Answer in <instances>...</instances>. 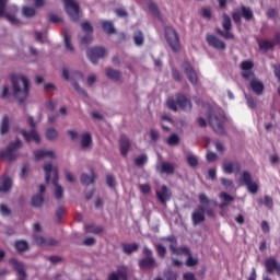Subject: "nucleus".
I'll use <instances>...</instances> for the list:
<instances>
[{
	"label": "nucleus",
	"mask_w": 280,
	"mask_h": 280,
	"mask_svg": "<svg viewBox=\"0 0 280 280\" xmlns=\"http://www.w3.org/2000/svg\"><path fill=\"white\" fill-rule=\"evenodd\" d=\"M43 170L46 176V183H51L55 185V198L56 200H61L65 189L58 184V167L51 162H45Z\"/></svg>",
	"instance_id": "f257e3e1"
},
{
	"label": "nucleus",
	"mask_w": 280,
	"mask_h": 280,
	"mask_svg": "<svg viewBox=\"0 0 280 280\" xmlns=\"http://www.w3.org/2000/svg\"><path fill=\"white\" fill-rule=\"evenodd\" d=\"M12 91L19 102H25L30 97V80L24 75L13 77Z\"/></svg>",
	"instance_id": "f03ea898"
},
{
	"label": "nucleus",
	"mask_w": 280,
	"mask_h": 280,
	"mask_svg": "<svg viewBox=\"0 0 280 280\" xmlns=\"http://www.w3.org/2000/svg\"><path fill=\"white\" fill-rule=\"evenodd\" d=\"M164 242L170 243V249L172 250L173 255H188V258L186 260L187 266H196L198 264V258H194L191 254H189V248L187 247H176L177 240L175 236H168L163 238Z\"/></svg>",
	"instance_id": "7ed1b4c3"
},
{
	"label": "nucleus",
	"mask_w": 280,
	"mask_h": 280,
	"mask_svg": "<svg viewBox=\"0 0 280 280\" xmlns=\"http://www.w3.org/2000/svg\"><path fill=\"white\" fill-rule=\"evenodd\" d=\"M61 73L62 78L66 79L67 82H71V84L73 85L77 93H79V95H81L82 97H88L86 91L80 88V85L77 82L80 80H84V74H82V72L73 71L69 73V69L62 68Z\"/></svg>",
	"instance_id": "20e7f679"
},
{
	"label": "nucleus",
	"mask_w": 280,
	"mask_h": 280,
	"mask_svg": "<svg viewBox=\"0 0 280 280\" xmlns=\"http://www.w3.org/2000/svg\"><path fill=\"white\" fill-rule=\"evenodd\" d=\"M5 3H8V0H0V16H5L12 25H19V23H21V21L16 19L19 9L16 5H10L5 9Z\"/></svg>",
	"instance_id": "39448f33"
},
{
	"label": "nucleus",
	"mask_w": 280,
	"mask_h": 280,
	"mask_svg": "<svg viewBox=\"0 0 280 280\" xmlns=\"http://www.w3.org/2000/svg\"><path fill=\"white\" fill-rule=\"evenodd\" d=\"M166 105L167 108H170V110H173L174 113L178 110V107L176 105H178L182 110H191V102L187 100V97H185V95L183 94H178L176 101H174V98H168L166 101Z\"/></svg>",
	"instance_id": "423d86ee"
},
{
	"label": "nucleus",
	"mask_w": 280,
	"mask_h": 280,
	"mask_svg": "<svg viewBox=\"0 0 280 280\" xmlns=\"http://www.w3.org/2000/svg\"><path fill=\"white\" fill-rule=\"evenodd\" d=\"M33 240L37 244V246H57L58 241L54 238H45L43 235H40V232L43 231V228H40V224L35 223L33 225Z\"/></svg>",
	"instance_id": "0eeeda50"
},
{
	"label": "nucleus",
	"mask_w": 280,
	"mask_h": 280,
	"mask_svg": "<svg viewBox=\"0 0 280 280\" xmlns=\"http://www.w3.org/2000/svg\"><path fill=\"white\" fill-rule=\"evenodd\" d=\"M143 255H145V258L139 260V268H141V270H152V268L159 266L156 259L152 257V249L144 247Z\"/></svg>",
	"instance_id": "6e6552de"
},
{
	"label": "nucleus",
	"mask_w": 280,
	"mask_h": 280,
	"mask_svg": "<svg viewBox=\"0 0 280 280\" xmlns=\"http://www.w3.org/2000/svg\"><path fill=\"white\" fill-rule=\"evenodd\" d=\"M165 39L171 49L174 51H180V40L178 39V34L174 28L170 26L165 28Z\"/></svg>",
	"instance_id": "1a4fd4ad"
},
{
	"label": "nucleus",
	"mask_w": 280,
	"mask_h": 280,
	"mask_svg": "<svg viewBox=\"0 0 280 280\" xmlns=\"http://www.w3.org/2000/svg\"><path fill=\"white\" fill-rule=\"evenodd\" d=\"M238 182L244 183L249 194H257L259 189V182L258 180L253 182V176L250 175V173L246 171L243 172L242 178H240Z\"/></svg>",
	"instance_id": "9d476101"
},
{
	"label": "nucleus",
	"mask_w": 280,
	"mask_h": 280,
	"mask_svg": "<svg viewBox=\"0 0 280 280\" xmlns=\"http://www.w3.org/2000/svg\"><path fill=\"white\" fill-rule=\"evenodd\" d=\"M65 10L72 21L80 19V5L73 0H63Z\"/></svg>",
	"instance_id": "9b49d317"
},
{
	"label": "nucleus",
	"mask_w": 280,
	"mask_h": 280,
	"mask_svg": "<svg viewBox=\"0 0 280 280\" xmlns=\"http://www.w3.org/2000/svg\"><path fill=\"white\" fill-rule=\"evenodd\" d=\"M21 145H22L21 140L11 142L5 151H0V158L8 159V161H14V159H16V155H14V152H16V150H19Z\"/></svg>",
	"instance_id": "f8f14e48"
},
{
	"label": "nucleus",
	"mask_w": 280,
	"mask_h": 280,
	"mask_svg": "<svg viewBox=\"0 0 280 280\" xmlns=\"http://www.w3.org/2000/svg\"><path fill=\"white\" fill-rule=\"evenodd\" d=\"M155 196L162 205H166L168 200H172V190L167 186L162 185L156 188Z\"/></svg>",
	"instance_id": "ddd939ff"
},
{
	"label": "nucleus",
	"mask_w": 280,
	"mask_h": 280,
	"mask_svg": "<svg viewBox=\"0 0 280 280\" xmlns=\"http://www.w3.org/2000/svg\"><path fill=\"white\" fill-rule=\"evenodd\" d=\"M106 56V49L102 47H94L88 49V58L93 62V65L97 63L100 58H104Z\"/></svg>",
	"instance_id": "4468645a"
},
{
	"label": "nucleus",
	"mask_w": 280,
	"mask_h": 280,
	"mask_svg": "<svg viewBox=\"0 0 280 280\" xmlns=\"http://www.w3.org/2000/svg\"><path fill=\"white\" fill-rule=\"evenodd\" d=\"M246 80H248L249 89L253 91V93H255L256 95H261V93H264V82L255 77V74Z\"/></svg>",
	"instance_id": "2eb2a0df"
},
{
	"label": "nucleus",
	"mask_w": 280,
	"mask_h": 280,
	"mask_svg": "<svg viewBox=\"0 0 280 280\" xmlns=\"http://www.w3.org/2000/svg\"><path fill=\"white\" fill-rule=\"evenodd\" d=\"M208 121L215 132H224V129L222 127V117H218L215 114H212V112H210L208 114Z\"/></svg>",
	"instance_id": "dca6fc26"
},
{
	"label": "nucleus",
	"mask_w": 280,
	"mask_h": 280,
	"mask_svg": "<svg viewBox=\"0 0 280 280\" xmlns=\"http://www.w3.org/2000/svg\"><path fill=\"white\" fill-rule=\"evenodd\" d=\"M266 272H277L280 277V262L275 257H268L265 260Z\"/></svg>",
	"instance_id": "f3484780"
},
{
	"label": "nucleus",
	"mask_w": 280,
	"mask_h": 280,
	"mask_svg": "<svg viewBox=\"0 0 280 280\" xmlns=\"http://www.w3.org/2000/svg\"><path fill=\"white\" fill-rule=\"evenodd\" d=\"M155 170H156L158 174L172 175V174H174L176 166L170 162H160L156 164Z\"/></svg>",
	"instance_id": "a211bd4d"
},
{
	"label": "nucleus",
	"mask_w": 280,
	"mask_h": 280,
	"mask_svg": "<svg viewBox=\"0 0 280 280\" xmlns=\"http://www.w3.org/2000/svg\"><path fill=\"white\" fill-rule=\"evenodd\" d=\"M183 69L185 71L189 82L192 84H198V72H196V70H194V67H191V65H189V62H184Z\"/></svg>",
	"instance_id": "6ab92c4d"
},
{
	"label": "nucleus",
	"mask_w": 280,
	"mask_h": 280,
	"mask_svg": "<svg viewBox=\"0 0 280 280\" xmlns=\"http://www.w3.org/2000/svg\"><path fill=\"white\" fill-rule=\"evenodd\" d=\"M35 161L56 160V153L51 150H37L34 152Z\"/></svg>",
	"instance_id": "aec40b11"
},
{
	"label": "nucleus",
	"mask_w": 280,
	"mask_h": 280,
	"mask_svg": "<svg viewBox=\"0 0 280 280\" xmlns=\"http://www.w3.org/2000/svg\"><path fill=\"white\" fill-rule=\"evenodd\" d=\"M81 27L85 32V34H88L86 36L81 38V43L82 45H89V43L93 40V36H91V34H93V26L89 22H82Z\"/></svg>",
	"instance_id": "412c9836"
},
{
	"label": "nucleus",
	"mask_w": 280,
	"mask_h": 280,
	"mask_svg": "<svg viewBox=\"0 0 280 280\" xmlns=\"http://www.w3.org/2000/svg\"><path fill=\"white\" fill-rule=\"evenodd\" d=\"M206 40L208 45H210V47H213L214 49H220V50L226 49V44H224V42H222L220 38L215 37L214 35H207Z\"/></svg>",
	"instance_id": "4be33fe9"
},
{
	"label": "nucleus",
	"mask_w": 280,
	"mask_h": 280,
	"mask_svg": "<svg viewBox=\"0 0 280 280\" xmlns=\"http://www.w3.org/2000/svg\"><path fill=\"white\" fill-rule=\"evenodd\" d=\"M192 224L196 226L205 222V207L199 206L192 213H191Z\"/></svg>",
	"instance_id": "5701e85b"
},
{
	"label": "nucleus",
	"mask_w": 280,
	"mask_h": 280,
	"mask_svg": "<svg viewBox=\"0 0 280 280\" xmlns=\"http://www.w3.org/2000/svg\"><path fill=\"white\" fill-rule=\"evenodd\" d=\"M20 135L24 137L25 141L30 143V141H34V143H40V136L38 135V131L31 130L30 132H26L24 129L20 130Z\"/></svg>",
	"instance_id": "b1692460"
},
{
	"label": "nucleus",
	"mask_w": 280,
	"mask_h": 280,
	"mask_svg": "<svg viewBox=\"0 0 280 280\" xmlns=\"http://www.w3.org/2000/svg\"><path fill=\"white\" fill-rule=\"evenodd\" d=\"M128 280V268L127 267H119L117 272H112L107 277V280Z\"/></svg>",
	"instance_id": "393cba45"
},
{
	"label": "nucleus",
	"mask_w": 280,
	"mask_h": 280,
	"mask_svg": "<svg viewBox=\"0 0 280 280\" xmlns=\"http://www.w3.org/2000/svg\"><path fill=\"white\" fill-rule=\"evenodd\" d=\"M242 75L245 80L248 78H253L255 73H253V61H243L241 65Z\"/></svg>",
	"instance_id": "a878e982"
},
{
	"label": "nucleus",
	"mask_w": 280,
	"mask_h": 280,
	"mask_svg": "<svg viewBox=\"0 0 280 280\" xmlns=\"http://www.w3.org/2000/svg\"><path fill=\"white\" fill-rule=\"evenodd\" d=\"M240 170L241 166L238 162L228 161L223 163V172L225 174H233V172H240Z\"/></svg>",
	"instance_id": "bb28decb"
},
{
	"label": "nucleus",
	"mask_w": 280,
	"mask_h": 280,
	"mask_svg": "<svg viewBox=\"0 0 280 280\" xmlns=\"http://www.w3.org/2000/svg\"><path fill=\"white\" fill-rule=\"evenodd\" d=\"M81 148L82 150H91V148H93V139L91 138V133L85 132L82 135Z\"/></svg>",
	"instance_id": "cd10ccee"
},
{
	"label": "nucleus",
	"mask_w": 280,
	"mask_h": 280,
	"mask_svg": "<svg viewBox=\"0 0 280 280\" xmlns=\"http://www.w3.org/2000/svg\"><path fill=\"white\" fill-rule=\"evenodd\" d=\"M130 150V140L126 136L120 137V154L122 156L128 155V151Z\"/></svg>",
	"instance_id": "c85d7f7f"
},
{
	"label": "nucleus",
	"mask_w": 280,
	"mask_h": 280,
	"mask_svg": "<svg viewBox=\"0 0 280 280\" xmlns=\"http://www.w3.org/2000/svg\"><path fill=\"white\" fill-rule=\"evenodd\" d=\"M12 189V179L4 177L0 183V194H8Z\"/></svg>",
	"instance_id": "c756f323"
},
{
	"label": "nucleus",
	"mask_w": 280,
	"mask_h": 280,
	"mask_svg": "<svg viewBox=\"0 0 280 280\" xmlns=\"http://www.w3.org/2000/svg\"><path fill=\"white\" fill-rule=\"evenodd\" d=\"M219 197L221 198V200L223 201V202H221L220 205H219V207H220V209H225V207L230 203V202H233V197L231 196V195H229V194H226V192H221L220 195H219Z\"/></svg>",
	"instance_id": "7c9ffc66"
},
{
	"label": "nucleus",
	"mask_w": 280,
	"mask_h": 280,
	"mask_svg": "<svg viewBox=\"0 0 280 280\" xmlns=\"http://www.w3.org/2000/svg\"><path fill=\"white\" fill-rule=\"evenodd\" d=\"M106 75L110 80H115V82H119V80L121 79V72L112 68L106 69Z\"/></svg>",
	"instance_id": "2f4dec72"
},
{
	"label": "nucleus",
	"mask_w": 280,
	"mask_h": 280,
	"mask_svg": "<svg viewBox=\"0 0 280 280\" xmlns=\"http://www.w3.org/2000/svg\"><path fill=\"white\" fill-rule=\"evenodd\" d=\"M10 130V118L8 115H4L0 125V135H5Z\"/></svg>",
	"instance_id": "473e14b6"
},
{
	"label": "nucleus",
	"mask_w": 280,
	"mask_h": 280,
	"mask_svg": "<svg viewBox=\"0 0 280 280\" xmlns=\"http://www.w3.org/2000/svg\"><path fill=\"white\" fill-rule=\"evenodd\" d=\"M144 40L145 38L143 37V33L141 31H136L133 33V43L137 47H141Z\"/></svg>",
	"instance_id": "72a5a7b5"
},
{
	"label": "nucleus",
	"mask_w": 280,
	"mask_h": 280,
	"mask_svg": "<svg viewBox=\"0 0 280 280\" xmlns=\"http://www.w3.org/2000/svg\"><path fill=\"white\" fill-rule=\"evenodd\" d=\"M81 183L82 185H93L95 183V173H91V175L82 174Z\"/></svg>",
	"instance_id": "f704fd0d"
},
{
	"label": "nucleus",
	"mask_w": 280,
	"mask_h": 280,
	"mask_svg": "<svg viewBox=\"0 0 280 280\" xmlns=\"http://www.w3.org/2000/svg\"><path fill=\"white\" fill-rule=\"evenodd\" d=\"M139 249V245L137 243H132V244H124L122 245V250L124 253H126L127 255H130L132 253H136V250Z\"/></svg>",
	"instance_id": "c9c22d12"
},
{
	"label": "nucleus",
	"mask_w": 280,
	"mask_h": 280,
	"mask_svg": "<svg viewBox=\"0 0 280 280\" xmlns=\"http://www.w3.org/2000/svg\"><path fill=\"white\" fill-rule=\"evenodd\" d=\"M259 49L262 51H268V49H272L275 47V44L271 40L262 39L258 42Z\"/></svg>",
	"instance_id": "e433bc0d"
},
{
	"label": "nucleus",
	"mask_w": 280,
	"mask_h": 280,
	"mask_svg": "<svg viewBox=\"0 0 280 280\" xmlns=\"http://www.w3.org/2000/svg\"><path fill=\"white\" fill-rule=\"evenodd\" d=\"M101 25L106 34H115V26L113 25V22L103 21L101 22Z\"/></svg>",
	"instance_id": "4c0bfd02"
},
{
	"label": "nucleus",
	"mask_w": 280,
	"mask_h": 280,
	"mask_svg": "<svg viewBox=\"0 0 280 280\" xmlns=\"http://www.w3.org/2000/svg\"><path fill=\"white\" fill-rule=\"evenodd\" d=\"M186 162L189 167H198V156L194 155V153H188L186 155Z\"/></svg>",
	"instance_id": "58836bf2"
},
{
	"label": "nucleus",
	"mask_w": 280,
	"mask_h": 280,
	"mask_svg": "<svg viewBox=\"0 0 280 280\" xmlns=\"http://www.w3.org/2000/svg\"><path fill=\"white\" fill-rule=\"evenodd\" d=\"M15 249L18 250V253H25V250H27V248H30V245H27V243L25 241H18L14 244Z\"/></svg>",
	"instance_id": "ea45409f"
},
{
	"label": "nucleus",
	"mask_w": 280,
	"mask_h": 280,
	"mask_svg": "<svg viewBox=\"0 0 280 280\" xmlns=\"http://www.w3.org/2000/svg\"><path fill=\"white\" fill-rule=\"evenodd\" d=\"M63 43L67 51L73 54V46L71 45V36H69V33L63 34Z\"/></svg>",
	"instance_id": "a19ab883"
},
{
	"label": "nucleus",
	"mask_w": 280,
	"mask_h": 280,
	"mask_svg": "<svg viewBox=\"0 0 280 280\" xmlns=\"http://www.w3.org/2000/svg\"><path fill=\"white\" fill-rule=\"evenodd\" d=\"M44 200L43 195H35L32 198V205L33 207H43Z\"/></svg>",
	"instance_id": "79ce46f5"
},
{
	"label": "nucleus",
	"mask_w": 280,
	"mask_h": 280,
	"mask_svg": "<svg viewBox=\"0 0 280 280\" xmlns=\"http://www.w3.org/2000/svg\"><path fill=\"white\" fill-rule=\"evenodd\" d=\"M46 137L50 141H52L54 139H58V130H56V128H48L46 130Z\"/></svg>",
	"instance_id": "37998d69"
},
{
	"label": "nucleus",
	"mask_w": 280,
	"mask_h": 280,
	"mask_svg": "<svg viewBox=\"0 0 280 280\" xmlns=\"http://www.w3.org/2000/svg\"><path fill=\"white\" fill-rule=\"evenodd\" d=\"M23 15L26 16V19H32L36 14V10L32 7H24L23 10Z\"/></svg>",
	"instance_id": "c03bdc74"
},
{
	"label": "nucleus",
	"mask_w": 280,
	"mask_h": 280,
	"mask_svg": "<svg viewBox=\"0 0 280 280\" xmlns=\"http://www.w3.org/2000/svg\"><path fill=\"white\" fill-rule=\"evenodd\" d=\"M180 141V138H178V135H171L167 139H166V142L168 145H178Z\"/></svg>",
	"instance_id": "a18cd8bd"
},
{
	"label": "nucleus",
	"mask_w": 280,
	"mask_h": 280,
	"mask_svg": "<svg viewBox=\"0 0 280 280\" xmlns=\"http://www.w3.org/2000/svg\"><path fill=\"white\" fill-rule=\"evenodd\" d=\"M222 27L224 31H231V18L226 14H223Z\"/></svg>",
	"instance_id": "49530a36"
},
{
	"label": "nucleus",
	"mask_w": 280,
	"mask_h": 280,
	"mask_svg": "<svg viewBox=\"0 0 280 280\" xmlns=\"http://www.w3.org/2000/svg\"><path fill=\"white\" fill-rule=\"evenodd\" d=\"M242 14L246 21H250V19H253V11L249 8L243 7Z\"/></svg>",
	"instance_id": "de8ad7c7"
},
{
	"label": "nucleus",
	"mask_w": 280,
	"mask_h": 280,
	"mask_svg": "<svg viewBox=\"0 0 280 280\" xmlns=\"http://www.w3.org/2000/svg\"><path fill=\"white\" fill-rule=\"evenodd\" d=\"M135 163L138 166L145 165V163H148V155L142 154V155L136 158Z\"/></svg>",
	"instance_id": "09e8293b"
},
{
	"label": "nucleus",
	"mask_w": 280,
	"mask_h": 280,
	"mask_svg": "<svg viewBox=\"0 0 280 280\" xmlns=\"http://www.w3.org/2000/svg\"><path fill=\"white\" fill-rule=\"evenodd\" d=\"M220 36H223V38H225L226 40H233L234 36L233 33H231V31H219Z\"/></svg>",
	"instance_id": "8fccbe9b"
},
{
	"label": "nucleus",
	"mask_w": 280,
	"mask_h": 280,
	"mask_svg": "<svg viewBox=\"0 0 280 280\" xmlns=\"http://www.w3.org/2000/svg\"><path fill=\"white\" fill-rule=\"evenodd\" d=\"M245 98L249 108H255L257 106V102H255V98H253V96H248V94H245Z\"/></svg>",
	"instance_id": "3c124183"
},
{
	"label": "nucleus",
	"mask_w": 280,
	"mask_h": 280,
	"mask_svg": "<svg viewBox=\"0 0 280 280\" xmlns=\"http://www.w3.org/2000/svg\"><path fill=\"white\" fill-rule=\"evenodd\" d=\"M156 250L160 257H165V253H167V249L162 244L156 245Z\"/></svg>",
	"instance_id": "603ef678"
},
{
	"label": "nucleus",
	"mask_w": 280,
	"mask_h": 280,
	"mask_svg": "<svg viewBox=\"0 0 280 280\" xmlns=\"http://www.w3.org/2000/svg\"><path fill=\"white\" fill-rule=\"evenodd\" d=\"M199 202H200V205H202V207H207V205H209V198H207V195L200 194Z\"/></svg>",
	"instance_id": "864d4df0"
},
{
	"label": "nucleus",
	"mask_w": 280,
	"mask_h": 280,
	"mask_svg": "<svg viewBox=\"0 0 280 280\" xmlns=\"http://www.w3.org/2000/svg\"><path fill=\"white\" fill-rule=\"evenodd\" d=\"M221 185H223V187H225V189H229V188L233 187V180L228 179V178H221Z\"/></svg>",
	"instance_id": "5fc2aeb1"
},
{
	"label": "nucleus",
	"mask_w": 280,
	"mask_h": 280,
	"mask_svg": "<svg viewBox=\"0 0 280 280\" xmlns=\"http://www.w3.org/2000/svg\"><path fill=\"white\" fill-rule=\"evenodd\" d=\"M207 161L209 163H213V162L218 161V154H215L213 152H208L207 153Z\"/></svg>",
	"instance_id": "6e6d98bb"
},
{
	"label": "nucleus",
	"mask_w": 280,
	"mask_h": 280,
	"mask_svg": "<svg viewBox=\"0 0 280 280\" xmlns=\"http://www.w3.org/2000/svg\"><path fill=\"white\" fill-rule=\"evenodd\" d=\"M0 213L1 215H9L10 214V208L5 205H0Z\"/></svg>",
	"instance_id": "4d7b16f0"
},
{
	"label": "nucleus",
	"mask_w": 280,
	"mask_h": 280,
	"mask_svg": "<svg viewBox=\"0 0 280 280\" xmlns=\"http://www.w3.org/2000/svg\"><path fill=\"white\" fill-rule=\"evenodd\" d=\"M139 189L141 191V194H150V185H148V184H141L139 186Z\"/></svg>",
	"instance_id": "13d9d810"
},
{
	"label": "nucleus",
	"mask_w": 280,
	"mask_h": 280,
	"mask_svg": "<svg viewBox=\"0 0 280 280\" xmlns=\"http://www.w3.org/2000/svg\"><path fill=\"white\" fill-rule=\"evenodd\" d=\"M201 14L203 19H211V9H208V8L202 9Z\"/></svg>",
	"instance_id": "bf43d9fd"
},
{
	"label": "nucleus",
	"mask_w": 280,
	"mask_h": 280,
	"mask_svg": "<svg viewBox=\"0 0 280 280\" xmlns=\"http://www.w3.org/2000/svg\"><path fill=\"white\" fill-rule=\"evenodd\" d=\"M106 183L108 187H115V177L113 175H107Z\"/></svg>",
	"instance_id": "052dcab7"
},
{
	"label": "nucleus",
	"mask_w": 280,
	"mask_h": 280,
	"mask_svg": "<svg viewBox=\"0 0 280 280\" xmlns=\"http://www.w3.org/2000/svg\"><path fill=\"white\" fill-rule=\"evenodd\" d=\"M264 205L268 207V209H272V197L270 196H265V202Z\"/></svg>",
	"instance_id": "680f3d73"
},
{
	"label": "nucleus",
	"mask_w": 280,
	"mask_h": 280,
	"mask_svg": "<svg viewBox=\"0 0 280 280\" xmlns=\"http://www.w3.org/2000/svg\"><path fill=\"white\" fill-rule=\"evenodd\" d=\"M149 10L151 13L159 15V9L156 8V4H154L153 2L149 3Z\"/></svg>",
	"instance_id": "e2e57ef3"
},
{
	"label": "nucleus",
	"mask_w": 280,
	"mask_h": 280,
	"mask_svg": "<svg viewBox=\"0 0 280 280\" xmlns=\"http://www.w3.org/2000/svg\"><path fill=\"white\" fill-rule=\"evenodd\" d=\"M150 137H151V140H152V141H159V131L152 129V130L150 131Z\"/></svg>",
	"instance_id": "0e129e2a"
},
{
	"label": "nucleus",
	"mask_w": 280,
	"mask_h": 280,
	"mask_svg": "<svg viewBox=\"0 0 280 280\" xmlns=\"http://www.w3.org/2000/svg\"><path fill=\"white\" fill-rule=\"evenodd\" d=\"M9 93H10V88L8 85H3L1 89V96L8 97Z\"/></svg>",
	"instance_id": "69168bd1"
},
{
	"label": "nucleus",
	"mask_w": 280,
	"mask_h": 280,
	"mask_svg": "<svg viewBox=\"0 0 280 280\" xmlns=\"http://www.w3.org/2000/svg\"><path fill=\"white\" fill-rule=\"evenodd\" d=\"M83 244L85 246H93V244H95V238L93 237H86L84 241H83Z\"/></svg>",
	"instance_id": "338daca9"
},
{
	"label": "nucleus",
	"mask_w": 280,
	"mask_h": 280,
	"mask_svg": "<svg viewBox=\"0 0 280 280\" xmlns=\"http://www.w3.org/2000/svg\"><path fill=\"white\" fill-rule=\"evenodd\" d=\"M184 279L185 280H196L194 273H191V272L184 273Z\"/></svg>",
	"instance_id": "774afa93"
}]
</instances>
